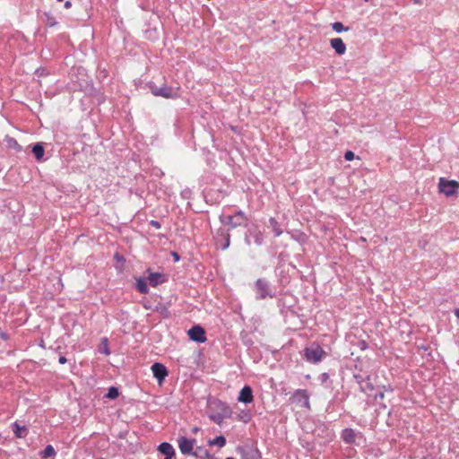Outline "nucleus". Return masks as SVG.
<instances>
[{"instance_id":"1","label":"nucleus","mask_w":459,"mask_h":459,"mask_svg":"<svg viewBox=\"0 0 459 459\" xmlns=\"http://www.w3.org/2000/svg\"><path fill=\"white\" fill-rule=\"evenodd\" d=\"M325 355V351L317 344L307 347L303 351V358L312 364L319 363Z\"/></svg>"},{"instance_id":"2","label":"nucleus","mask_w":459,"mask_h":459,"mask_svg":"<svg viewBox=\"0 0 459 459\" xmlns=\"http://www.w3.org/2000/svg\"><path fill=\"white\" fill-rule=\"evenodd\" d=\"M220 221L222 224L230 225L231 228H236L244 224L247 221V218L242 211H238L233 215H221Z\"/></svg>"},{"instance_id":"3","label":"nucleus","mask_w":459,"mask_h":459,"mask_svg":"<svg viewBox=\"0 0 459 459\" xmlns=\"http://www.w3.org/2000/svg\"><path fill=\"white\" fill-rule=\"evenodd\" d=\"M438 189L446 196H452L458 193L459 183L455 180H447L444 178H439Z\"/></svg>"},{"instance_id":"4","label":"nucleus","mask_w":459,"mask_h":459,"mask_svg":"<svg viewBox=\"0 0 459 459\" xmlns=\"http://www.w3.org/2000/svg\"><path fill=\"white\" fill-rule=\"evenodd\" d=\"M256 299H264L266 298H273L274 293L272 291L269 282L264 279H258L255 283Z\"/></svg>"},{"instance_id":"5","label":"nucleus","mask_w":459,"mask_h":459,"mask_svg":"<svg viewBox=\"0 0 459 459\" xmlns=\"http://www.w3.org/2000/svg\"><path fill=\"white\" fill-rule=\"evenodd\" d=\"M240 459H261L260 451L254 446L246 445L237 448Z\"/></svg>"},{"instance_id":"6","label":"nucleus","mask_w":459,"mask_h":459,"mask_svg":"<svg viewBox=\"0 0 459 459\" xmlns=\"http://www.w3.org/2000/svg\"><path fill=\"white\" fill-rule=\"evenodd\" d=\"M178 447L180 452L185 455H194L193 452L194 446L195 444V439H190L186 437H180L178 440Z\"/></svg>"},{"instance_id":"7","label":"nucleus","mask_w":459,"mask_h":459,"mask_svg":"<svg viewBox=\"0 0 459 459\" xmlns=\"http://www.w3.org/2000/svg\"><path fill=\"white\" fill-rule=\"evenodd\" d=\"M188 336L190 340L203 343L206 341L205 332L200 325H194L188 330Z\"/></svg>"},{"instance_id":"8","label":"nucleus","mask_w":459,"mask_h":459,"mask_svg":"<svg viewBox=\"0 0 459 459\" xmlns=\"http://www.w3.org/2000/svg\"><path fill=\"white\" fill-rule=\"evenodd\" d=\"M251 238L257 246H261L264 243V234L257 227H254L248 230V233L246 236V242L247 245H250Z\"/></svg>"},{"instance_id":"9","label":"nucleus","mask_w":459,"mask_h":459,"mask_svg":"<svg viewBox=\"0 0 459 459\" xmlns=\"http://www.w3.org/2000/svg\"><path fill=\"white\" fill-rule=\"evenodd\" d=\"M151 368L153 377L158 380L160 384L164 381V379L169 374L167 368L163 364L159 362L153 363Z\"/></svg>"},{"instance_id":"10","label":"nucleus","mask_w":459,"mask_h":459,"mask_svg":"<svg viewBox=\"0 0 459 459\" xmlns=\"http://www.w3.org/2000/svg\"><path fill=\"white\" fill-rule=\"evenodd\" d=\"M254 400L253 391L249 385H245L239 392L238 401L244 403H250Z\"/></svg>"},{"instance_id":"11","label":"nucleus","mask_w":459,"mask_h":459,"mask_svg":"<svg viewBox=\"0 0 459 459\" xmlns=\"http://www.w3.org/2000/svg\"><path fill=\"white\" fill-rule=\"evenodd\" d=\"M331 47L334 49L335 53L339 56L345 54L346 46L341 38H333L330 40Z\"/></svg>"},{"instance_id":"12","label":"nucleus","mask_w":459,"mask_h":459,"mask_svg":"<svg viewBox=\"0 0 459 459\" xmlns=\"http://www.w3.org/2000/svg\"><path fill=\"white\" fill-rule=\"evenodd\" d=\"M221 412L212 414L210 416L211 420L217 424H221L223 419L229 417L230 413V408L226 406L224 403H221Z\"/></svg>"},{"instance_id":"13","label":"nucleus","mask_w":459,"mask_h":459,"mask_svg":"<svg viewBox=\"0 0 459 459\" xmlns=\"http://www.w3.org/2000/svg\"><path fill=\"white\" fill-rule=\"evenodd\" d=\"M152 94L155 96H161L167 99L174 98L175 96L173 90L168 86H162L152 90Z\"/></svg>"},{"instance_id":"14","label":"nucleus","mask_w":459,"mask_h":459,"mask_svg":"<svg viewBox=\"0 0 459 459\" xmlns=\"http://www.w3.org/2000/svg\"><path fill=\"white\" fill-rule=\"evenodd\" d=\"M148 280L150 284L152 287H155L158 284L164 282L166 281V277L164 274L160 273H151L148 276Z\"/></svg>"},{"instance_id":"15","label":"nucleus","mask_w":459,"mask_h":459,"mask_svg":"<svg viewBox=\"0 0 459 459\" xmlns=\"http://www.w3.org/2000/svg\"><path fill=\"white\" fill-rule=\"evenodd\" d=\"M31 152L38 161H42L45 154V150L42 143H37L32 145Z\"/></svg>"},{"instance_id":"16","label":"nucleus","mask_w":459,"mask_h":459,"mask_svg":"<svg viewBox=\"0 0 459 459\" xmlns=\"http://www.w3.org/2000/svg\"><path fill=\"white\" fill-rule=\"evenodd\" d=\"M158 450L160 453L168 455V456H174L175 455V449L174 447L168 442H162L158 446Z\"/></svg>"},{"instance_id":"17","label":"nucleus","mask_w":459,"mask_h":459,"mask_svg":"<svg viewBox=\"0 0 459 459\" xmlns=\"http://www.w3.org/2000/svg\"><path fill=\"white\" fill-rule=\"evenodd\" d=\"M218 236H221L224 239V242L221 245V248L222 250L227 249L230 247V234L227 231H225L224 230H220L218 231ZM218 238L219 237H217V244H219Z\"/></svg>"},{"instance_id":"18","label":"nucleus","mask_w":459,"mask_h":459,"mask_svg":"<svg viewBox=\"0 0 459 459\" xmlns=\"http://www.w3.org/2000/svg\"><path fill=\"white\" fill-rule=\"evenodd\" d=\"M4 142L6 143L8 148L13 149L18 152H21L22 151V147L18 143V142L14 138L6 136Z\"/></svg>"},{"instance_id":"19","label":"nucleus","mask_w":459,"mask_h":459,"mask_svg":"<svg viewBox=\"0 0 459 459\" xmlns=\"http://www.w3.org/2000/svg\"><path fill=\"white\" fill-rule=\"evenodd\" d=\"M295 397H298L300 401H302V406L309 408V398L305 390H298L295 393Z\"/></svg>"},{"instance_id":"20","label":"nucleus","mask_w":459,"mask_h":459,"mask_svg":"<svg viewBox=\"0 0 459 459\" xmlns=\"http://www.w3.org/2000/svg\"><path fill=\"white\" fill-rule=\"evenodd\" d=\"M342 439L348 443H353L355 441V432L351 429H345L342 434Z\"/></svg>"},{"instance_id":"21","label":"nucleus","mask_w":459,"mask_h":459,"mask_svg":"<svg viewBox=\"0 0 459 459\" xmlns=\"http://www.w3.org/2000/svg\"><path fill=\"white\" fill-rule=\"evenodd\" d=\"M154 310L159 313L160 316H162L164 318H168L170 316V312L169 310V307L163 304V303H158Z\"/></svg>"},{"instance_id":"22","label":"nucleus","mask_w":459,"mask_h":459,"mask_svg":"<svg viewBox=\"0 0 459 459\" xmlns=\"http://www.w3.org/2000/svg\"><path fill=\"white\" fill-rule=\"evenodd\" d=\"M13 431L17 437H24L28 432L26 427L20 426L17 422L13 424Z\"/></svg>"},{"instance_id":"23","label":"nucleus","mask_w":459,"mask_h":459,"mask_svg":"<svg viewBox=\"0 0 459 459\" xmlns=\"http://www.w3.org/2000/svg\"><path fill=\"white\" fill-rule=\"evenodd\" d=\"M269 224L270 227L273 229V231L274 232L275 237H279L282 234V230L275 218L271 217L269 219Z\"/></svg>"},{"instance_id":"24","label":"nucleus","mask_w":459,"mask_h":459,"mask_svg":"<svg viewBox=\"0 0 459 459\" xmlns=\"http://www.w3.org/2000/svg\"><path fill=\"white\" fill-rule=\"evenodd\" d=\"M136 289L140 293L146 294L149 291L146 281L143 279H137L136 281Z\"/></svg>"},{"instance_id":"25","label":"nucleus","mask_w":459,"mask_h":459,"mask_svg":"<svg viewBox=\"0 0 459 459\" xmlns=\"http://www.w3.org/2000/svg\"><path fill=\"white\" fill-rule=\"evenodd\" d=\"M56 455V451L54 449V447L51 446V445H48L44 450H42L40 452V456L42 458H48V457H53Z\"/></svg>"},{"instance_id":"26","label":"nucleus","mask_w":459,"mask_h":459,"mask_svg":"<svg viewBox=\"0 0 459 459\" xmlns=\"http://www.w3.org/2000/svg\"><path fill=\"white\" fill-rule=\"evenodd\" d=\"M210 446H217L219 447H223L226 444V439L223 436H218L215 438L209 440Z\"/></svg>"},{"instance_id":"27","label":"nucleus","mask_w":459,"mask_h":459,"mask_svg":"<svg viewBox=\"0 0 459 459\" xmlns=\"http://www.w3.org/2000/svg\"><path fill=\"white\" fill-rule=\"evenodd\" d=\"M359 389L363 393H367L368 391L373 390V385L370 382H368V377H367V380L364 381V384H362L361 381H359Z\"/></svg>"},{"instance_id":"28","label":"nucleus","mask_w":459,"mask_h":459,"mask_svg":"<svg viewBox=\"0 0 459 459\" xmlns=\"http://www.w3.org/2000/svg\"><path fill=\"white\" fill-rule=\"evenodd\" d=\"M332 28L337 33H341L342 31H348L349 30V27H345L340 22H335L332 23Z\"/></svg>"},{"instance_id":"29","label":"nucleus","mask_w":459,"mask_h":459,"mask_svg":"<svg viewBox=\"0 0 459 459\" xmlns=\"http://www.w3.org/2000/svg\"><path fill=\"white\" fill-rule=\"evenodd\" d=\"M118 395H119L118 389L115 386H111L108 388L106 397L113 400V399H116L117 397H118Z\"/></svg>"},{"instance_id":"30","label":"nucleus","mask_w":459,"mask_h":459,"mask_svg":"<svg viewBox=\"0 0 459 459\" xmlns=\"http://www.w3.org/2000/svg\"><path fill=\"white\" fill-rule=\"evenodd\" d=\"M46 23L48 27H54L57 24V22L56 19L51 15H47V21Z\"/></svg>"},{"instance_id":"31","label":"nucleus","mask_w":459,"mask_h":459,"mask_svg":"<svg viewBox=\"0 0 459 459\" xmlns=\"http://www.w3.org/2000/svg\"><path fill=\"white\" fill-rule=\"evenodd\" d=\"M354 158H355V153L352 151H347L344 153V159L348 161L354 160Z\"/></svg>"},{"instance_id":"32","label":"nucleus","mask_w":459,"mask_h":459,"mask_svg":"<svg viewBox=\"0 0 459 459\" xmlns=\"http://www.w3.org/2000/svg\"><path fill=\"white\" fill-rule=\"evenodd\" d=\"M150 225L152 226L155 229H160L161 227L160 223L158 221H151Z\"/></svg>"},{"instance_id":"33","label":"nucleus","mask_w":459,"mask_h":459,"mask_svg":"<svg viewBox=\"0 0 459 459\" xmlns=\"http://www.w3.org/2000/svg\"><path fill=\"white\" fill-rule=\"evenodd\" d=\"M385 397V393L384 392H379L377 393L376 395H375V400L378 401V400H383Z\"/></svg>"},{"instance_id":"34","label":"nucleus","mask_w":459,"mask_h":459,"mask_svg":"<svg viewBox=\"0 0 459 459\" xmlns=\"http://www.w3.org/2000/svg\"><path fill=\"white\" fill-rule=\"evenodd\" d=\"M354 378L356 379L358 384H359V381H361L362 384H364L365 378L362 376L355 374Z\"/></svg>"},{"instance_id":"35","label":"nucleus","mask_w":459,"mask_h":459,"mask_svg":"<svg viewBox=\"0 0 459 459\" xmlns=\"http://www.w3.org/2000/svg\"><path fill=\"white\" fill-rule=\"evenodd\" d=\"M58 361L60 364H65V363H66L67 359L65 356H61V357H59Z\"/></svg>"},{"instance_id":"36","label":"nucleus","mask_w":459,"mask_h":459,"mask_svg":"<svg viewBox=\"0 0 459 459\" xmlns=\"http://www.w3.org/2000/svg\"><path fill=\"white\" fill-rule=\"evenodd\" d=\"M172 255H173V257H174L175 261H179V255H178V253L173 252V253H172Z\"/></svg>"},{"instance_id":"37","label":"nucleus","mask_w":459,"mask_h":459,"mask_svg":"<svg viewBox=\"0 0 459 459\" xmlns=\"http://www.w3.org/2000/svg\"><path fill=\"white\" fill-rule=\"evenodd\" d=\"M71 5H72V4H71V2H70V1H66V2L65 3V8H66V9H69V8L71 7Z\"/></svg>"},{"instance_id":"38","label":"nucleus","mask_w":459,"mask_h":459,"mask_svg":"<svg viewBox=\"0 0 459 459\" xmlns=\"http://www.w3.org/2000/svg\"><path fill=\"white\" fill-rule=\"evenodd\" d=\"M383 389H384V391L393 392V389L391 388V386H385V385H384V386H383Z\"/></svg>"},{"instance_id":"39","label":"nucleus","mask_w":459,"mask_h":459,"mask_svg":"<svg viewBox=\"0 0 459 459\" xmlns=\"http://www.w3.org/2000/svg\"><path fill=\"white\" fill-rule=\"evenodd\" d=\"M455 315L459 319V307L455 310Z\"/></svg>"},{"instance_id":"40","label":"nucleus","mask_w":459,"mask_h":459,"mask_svg":"<svg viewBox=\"0 0 459 459\" xmlns=\"http://www.w3.org/2000/svg\"><path fill=\"white\" fill-rule=\"evenodd\" d=\"M143 307L146 308V309H151L152 307L150 305H147V304H144Z\"/></svg>"},{"instance_id":"41","label":"nucleus","mask_w":459,"mask_h":459,"mask_svg":"<svg viewBox=\"0 0 459 459\" xmlns=\"http://www.w3.org/2000/svg\"><path fill=\"white\" fill-rule=\"evenodd\" d=\"M173 456H168L166 455L164 459H172Z\"/></svg>"},{"instance_id":"42","label":"nucleus","mask_w":459,"mask_h":459,"mask_svg":"<svg viewBox=\"0 0 459 459\" xmlns=\"http://www.w3.org/2000/svg\"><path fill=\"white\" fill-rule=\"evenodd\" d=\"M104 351H105V353H106V354H108V353H109V351H108V349H104Z\"/></svg>"},{"instance_id":"43","label":"nucleus","mask_w":459,"mask_h":459,"mask_svg":"<svg viewBox=\"0 0 459 459\" xmlns=\"http://www.w3.org/2000/svg\"><path fill=\"white\" fill-rule=\"evenodd\" d=\"M225 459H235V458H233V457H227V458H225Z\"/></svg>"}]
</instances>
